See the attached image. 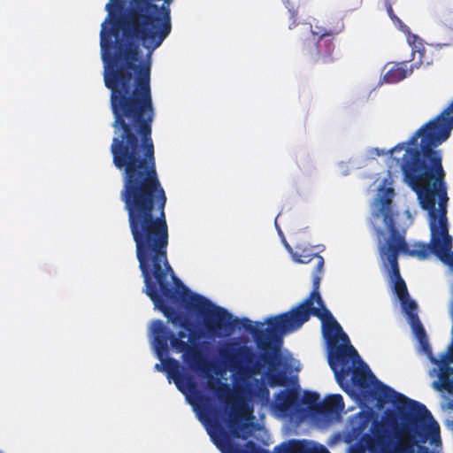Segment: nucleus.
<instances>
[{
	"label": "nucleus",
	"instance_id": "1",
	"mask_svg": "<svg viewBox=\"0 0 453 453\" xmlns=\"http://www.w3.org/2000/svg\"><path fill=\"white\" fill-rule=\"evenodd\" d=\"M112 163L122 177L119 195L135 244L143 291L168 321L185 330L174 334L162 320H155L151 332L156 356L163 361L169 354V342L173 350L183 353L191 370L206 373L209 361L196 341L204 335H228L236 326L245 330L242 319L234 318L226 309L191 292L175 276L167 257V196L156 158H112Z\"/></svg>",
	"mask_w": 453,
	"mask_h": 453
},
{
	"label": "nucleus",
	"instance_id": "2",
	"mask_svg": "<svg viewBox=\"0 0 453 453\" xmlns=\"http://www.w3.org/2000/svg\"><path fill=\"white\" fill-rule=\"evenodd\" d=\"M173 0H109L101 24L104 81L110 97H152V54L172 32Z\"/></svg>",
	"mask_w": 453,
	"mask_h": 453
},
{
	"label": "nucleus",
	"instance_id": "3",
	"mask_svg": "<svg viewBox=\"0 0 453 453\" xmlns=\"http://www.w3.org/2000/svg\"><path fill=\"white\" fill-rule=\"evenodd\" d=\"M453 130V101L436 117L422 125L406 142L395 145L391 153L405 150L401 169L405 182L417 193L420 206L428 213L430 242H417L401 253L426 259L433 253L453 268V238L449 233L446 172L442 151L438 147Z\"/></svg>",
	"mask_w": 453,
	"mask_h": 453
},
{
	"label": "nucleus",
	"instance_id": "4",
	"mask_svg": "<svg viewBox=\"0 0 453 453\" xmlns=\"http://www.w3.org/2000/svg\"><path fill=\"white\" fill-rule=\"evenodd\" d=\"M293 258L300 264L314 263L312 290L309 296L289 311L267 319L266 329L262 328L264 323L257 322L253 325L250 319L242 318L245 331L253 336L260 354L247 345L231 344L230 348L220 350V356L226 362L229 370L242 383H247L267 365L269 386L273 388L285 385L287 376L283 371L278 370L280 365L282 335L300 328L310 319L314 310L326 307L319 291L323 275V257L302 249L293 254Z\"/></svg>",
	"mask_w": 453,
	"mask_h": 453
},
{
	"label": "nucleus",
	"instance_id": "5",
	"mask_svg": "<svg viewBox=\"0 0 453 453\" xmlns=\"http://www.w3.org/2000/svg\"><path fill=\"white\" fill-rule=\"evenodd\" d=\"M167 357L162 361L167 378L173 380L180 392L185 393L186 390H188L193 394L194 401L189 400V402L196 411L198 419L204 425L211 441L221 453H270L257 446L253 441H248L244 447L233 442L232 438L245 439L247 436L242 434L247 428V425L242 423L240 414V410L245 405L243 400L240 401L238 404L232 405V411L226 419L229 431H226L223 425L211 416V409L205 404L208 398L196 390L194 378L191 375H184L181 372L180 362Z\"/></svg>",
	"mask_w": 453,
	"mask_h": 453
},
{
	"label": "nucleus",
	"instance_id": "6",
	"mask_svg": "<svg viewBox=\"0 0 453 453\" xmlns=\"http://www.w3.org/2000/svg\"><path fill=\"white\" fill-rule=\"evenodd\" d=\"M381 426L375 434L381 453H415L428 440L441 443L440 426L426 406L400 415L388 409Z\"/></svg>",
	"mask_w": 453,
	"mask_h": 453
},
{
	"label": "nucleus",
	"instance_id": "7",
	"mask_svg": "<svg viewBox=\"0 0 453 453\" xmlns=\"http://www.w3.org/2000/svg\"><path fill=\"white\" fill-rule=\"evenodd\" d=\"M394 189H384L380 196V209L372 215V224L379 242V252L383 265L389 271L392 281L401 276L398 257L401 250H407L405 231L396 223L397 213L392 210Z\"/></svg>",
	"mask_w": 453,
	"mask_h": 453
},
{
	"label": "nucleus",
	"instance_id": "8",
	"mask_svg": "<svg viewBox=\"0 0 453 453\" xmlns=\"http://www.w3.org/2000/svg\"><path fill=\"white\" fill-rule=\"evenodd\" d=\"M311 316L321 321L322 334L329 349L328 364L341 388L347 391L350 388L347 379L357 367L356 364L360 365L363 361L350 344L349 336L326 307L314 310Z\"/></svg>",
	"mask_w": 453,
	"mask_h": 453
},
{
	"label": "nucleus",
	"instance_id": "9",
	"mask_svg": "<svg viewBox=\"0 0 453 453\" xmlns=\"http://www.w3.org/2000/svg\"><path fill=\"white\" fill-rule=\"evenodd\" d=\"M347 382L350 388L345 393L350 395L356 388L365 400H376L378 404L391 403L395 407L392 411L397 415L425 406L383 384L364 362L350 373Z\"/></svg>",
	"mask_w": 453,
	"mask_h": 453
},
{
	"label": "nucleus",
	"instance_id": "10",
	"mask_svg": "<svg viewBox=\"0 0 453 453\" xmlns=\"http://www.w3.org/2000/svg\"><path fill=\"white\" fill-rule=\"evenodd\" d=\"M334 39L305 38L301 45L302 55L311 64L326 65L334 62Z\"/></svg>",
	"mask_w": 453,
	"mask_h": 453
},
{
	"label": "nucleus",
	"instance_id": "11",
	"mask_svg": "<svg viewBox=\"0 0 453 453\" xmlns=\"http://www.w3.org/2000/svg\"><path fill=\"white\" fill-rule=\"evenodd\" d=\"M401 304L405 312L411 330L418 342L420 351L426 356L427 354L431 355L432 348L429 344L426 332L418 318L417 303L409 297L406 298L404 302H401Z\"/></svg>",
	"mask_w": 453,
	"mask_h": 453
},
{
	"label": "nucleus",
	"instance_id": "12",
	"mask_svg": "<svg viewBox=\"0 0 453 453\" xmlns=\"http://www.w3.org/2000/svg\"><path fill=\"white\" fill-rule=\"evenodd\" d=\"M344 409L343 398L341 395L326 396L319 405L318 415L325 418H332L339 414Z\"/></svg>",
	"mask_w": 453,
	"mask_h": 453
},
{
	"label": "nucleus",
	"instance_id": "13",
	"mask_svg": "<svg viewBox=\"0 0 453 453\" xmlns=\"http://www.w3.org/2000/svg\"><path fill=\"white\" fill-rule=\"evenodd\" d=\"M211 372V363L209 362V371L206 373H202L206 376L208 379L207 386L209 389L212 390L215 395L221 403H226L231 395L232 389L228 384L221 383L219 380L214 378L210 374Z\"/></svg>",
	"mask_w": 453,
	"mask_h": 453
},
{
	"label": "nucleus",
	"instance_id": "14",
	"mask_svg": "<svg viewBox=\"0 0 453 453\" xmlns=\"http://www.w3.org/2000/svg\"><path fill=\"white\" fill-rule=\"evenodd\" d=\"M299 404V395L294 390H281L276 396L277 409L281 412H287Z\"/></svg>",
	"mask_w": 453,
	"mask_h": 453
},
{
	"label": "nucleus",
	"instance_id": "15",
	"mask_svg": "<svg viewBox=\"0 0 453 453\" xmlns=\"http://www.w3.org/2000/svg\"><path fill=\"white\" fill-rule=\"evenodd\" d=\"M412 73L411 66L406 62L395 63L384 74V81L388 83H396Z\"/></svg>",
	"mask_w": 453,
	"mask_h": 453
},
{
	"label": "nucleus",
	"instance_id": "16",
	"mask_svg": "<svg viewBox=\"0 0 453 453\" xmlns=\"http://www.w3.org/2000/svg\"><path fill=\"white\" fill-rule=\"evenodd\" d=\"M274 453H305V442L293 440L281 443L275 448Z\"/></svg>",
	"mask_w": 453,
	"mask_h": 453
},
{
	"label": "nucleus",
	"instance_id": "17",
	"mask_svg": "<svg viewBox=\"0 0 453 453\" xmlns=\"http://www.w3.org/2000/svg\"><path fill=\"white\" fill-rule=\"evenodd\" d=\"M303 403L305 404L311 411L317 414L319 411V405L320 404V395L317 392L306 391L303 395Z\"/></svg>",
	"mask_w": 453,
	"mask_h": 453
},
{
	"label": "nucleus",
	"instance_id": "18",
	"mask_svg": "<svg viewBox=\"0 0 453 453\" xmlns=\"http://www.w3.org/2000/svg\"><path fill=\"white\" fill-rule=\"evenodd\" d=\"M337 31H333L321 26H315L311 27V35L307 38H316V40L321 39H334V36L337 35Z\"/></svg>",
	"mask_w": 453,
	"mask_h": 453
},
{
	"label": "nucleus",
	"instance_id": "19",
	"mask_svg": "<svg viewBox=\"0 0 453 453\" xmlns=\"http://www.w3.org/2000/svg\"><path fill=\"white\" fill-rule=\"evenodd\" d=\"M256 383L257 388L255 389L251 388H247L248 394L250 395L257 396L261 400H268L270 395L269 389L258 380H256Z\"/></svg>",
	"mask_w": 453,
	"mask_h": 453
},
{
	"label": "nucleus",
	"instance_id": "20",
	"mask_svg": "<svg viewBox=\"0 0 453 453\" xmlns=\"http://www.w3.org/2000/svg\"><path fill=\"white\" fill-rule=\"evenodd\" d=\"M392 282L394 284V292L399 298L400 302H404L406 298H409L408 288L402 277H399V280H395Z\"/></svg>",
	"mask_w": 453,
	"mask_h": 453
},
{
	"label": "nucleus",
	"instance_id": "21",
	"mask_svg": "<svg viewBox=\"0 0 453 453\" xmlns=\"http://www.w3.org/2000/svg\"><path fill=\"white\" fill-rule=\"evenodd\" d=\"M385 7L389 18L395 27H397L402 31L408 29V27L404 25L403 21L395 14L391 0H385Z\"/></svg>",
	"mask_w": 453,
	"mask_h": 453
},
{
	"label": "nucleus",
	"instance_id": "22",
	"mask_svg": "<svg viewBox=\"0 0 453 453\" xmlns=\"http://www.w3.org/2000/svg\"><path fill=\"white\" fill-rule=\"evenodd\" d=\"M434 19L439 23L450 24L452 21L450 12H447L444 8H439L434 12Z\"/></svg>",
	"mask_w": 453,
	"mask_h": 453
},
{
	"label": "nucleus",
	"instance_id": "23",
	"mask_svg": "<svg viewBox=\"0 0 453 453\" xmlns=\"http://www.w3.org/2000/svg\"><path fill=\"white\" fill-rule=\"evenodd\" d=\"M305 453H329V451L324 446L310 447L305 443Z\"/></svg>",
	"mask_w": 453,
	"mask_h": 453
},
{
	"label": "nucleus",
	"instance_id": "24",
	"mask_svg": "<svg viewBox=\"0 0 453 453\" xmlns=\"http://www.w3.org/2000/svg\"><path fill=\"white\" fill-rule=\"evenodd\" d=\"M288 12L290 13V18L293 19L292 25L296 26V24L297 10H296L295 7L292 5L291 7H288Z\"/></svg>",
	"mask_w": 453,
	"mask_h": 453
},
{
	"label": "nucleus",
	"instance_id": "25",
	"mask_svg": "<svg viewBox=\"0 0 453 453\" xmlns=\"http://www.w3.org/2000/svg\"><path fill=\"white\" fill-rule=\"evenodd\" d=\"M155 368L157 371H165L164 368H163V363L162 364H156Z\"/></svg>",
	"mask_w": 453,
	"mask_h": 453
},
{
	"label": "nucleus",
	"instance_id": "26",
	"mask_svg": "<svg viewBox=\"0 0 453 453\" xmlns=\"http://www.w3.org/2000/svg\"><path fill=\"white\" fill-rule=\"evenodd\" d=\"M426 446H420V447L418 448V453H427V452H426Z\"/></svg>",
	"mask_w": 453,
	"mask_h": 453
},
{
	"label": "nucleus",
	"instance_id": "27",
	"mask_svg": "<svg viewBox=\"0 0 453 453\" xmlns=\"http://www.w3.org/2000/svg\"><path fill=\"white\" fill-rule=\"evenodd\" d=\"M451 411H453V409H450Z\"/></svg>",
	"mask_w": 453,
	"mask_h": 453
}]
</instances>
